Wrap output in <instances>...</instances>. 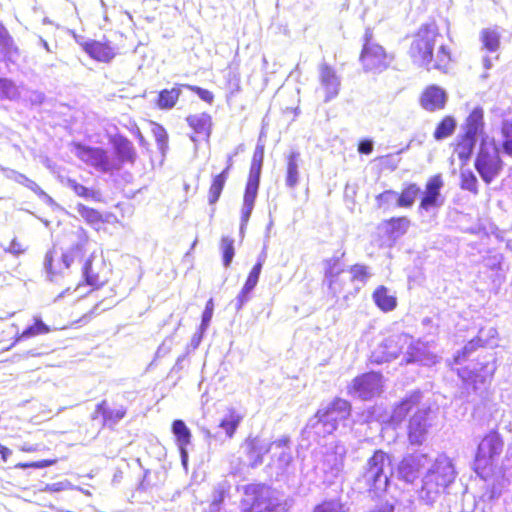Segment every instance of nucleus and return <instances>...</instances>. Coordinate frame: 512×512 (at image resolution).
<instances>
[{
  "label": "nucleus",
  "mask_w": 512,
  "mask_h": 512,
  "mask_svg": "<svg viewBox=\"0 0 512 512\" xmlns=\"http://www.w3.org/2000/svg\"><path fill=\"white\" fill-rule=\"evenodd\" d=\"M336 277H337V279H336L335 288L333 286H331L330 284H326L329 293L333 297H336L339 294L343 293L345 290V285H346V278L343 276V274H339Z\"/></svg>",
  "instance_id": "obj_60"
},
{
  "label": "nucleus",
  "mask_w": 512,
  "mask_h": 512,
  "mask_svg": "<svg viewBox=\"0 0 512 512\" xmlns=\"http://www.w3.org/2000/svg\"><path fill=\"white\" fill-rule=\"evenodd\" d=\"M446 98H420V105L423 109L434 112L445 107Z\"/></svg>",
  "instance_id": "obj_54"
},
{
  "label": "nucleus",
  "mask_w": 512,
  "mask_h": 512,
  "mask_svg": "<svg viewBox=\"0 0 512 512\" xmlns=\"http://www.w3.org/2000/svg\"><path fill=\"white\" fill-rule=\"evenodd\" d=\"M76 211L87 224L91 225L94 229L99 230L100 225L103 222L102 215L99 211L84 204H78L76 206Z\"/></svg>",
  "instance_id": "obj_40"
},
{
  "label": "nucleus",
  "mask_w": 512,
  "mask_h": 512,
  "mask_svg": "<svg viewBox=\"0 0 512 512\" xmlns=\"http://www.w3.org/2000/svg\"><path fill=\"white\" fill-rule=\"evenodd\" d=\"M286 178L285 184L288 188L294 189L300 181L299 167L302 163L301 154L298 150H291L285 155Z\"/></svg>",
  "instance_id": "obj_22"
},
{
  "label": "nucleus",
  "mask_w": 512,
  "mask_h": 512,
  "mask_svg": "<svg viewBox=\"0 0 512 512\" xmlns=\"http://www.w3.org/2000/svg\"><path fill=\"white\" fill-rule=\"evenodd\" d=\"M83 49L93 59L101 62H109L115 57L114 49L107 43L99 41H86L82 44Z\"/></svg>",
  "instance_id": "obj_27"
},
{
  "label": "nucleus",
  "mask_w": 512,
  "mask_h": 512,
  "mask_svg": "<svg viewBox=\"0 0 512 512\" xmlns=\"http://www.w3.org/2000/svg\"><path fill=\"white\" fill-rule=\"evenodd\" d=\"M50 331V328L41 320L39 317H34V324L28 326L21 334H18L12 343V345L7 348V350L11 349L15 346L16 343L36 337L38 335L47 334Z\"/></svg>",
  "instance_id": "obj_34"
},
{
  "label": "nucleus",
  "mask_w": 512,
  "mask_h": 512,
  "mask_svg": "<svg viewBox=\"0 0 512 512\" xmlns=\"http://www.w3.org/2000/svg\"><path fill=\"white\" fill-rule=\"evenodd\" d=\"M351 412V405L348 401L336 398L332 402L318 409L303 429V434L310 437H325L332 434L339 423L345 421Z\"/></svg>",
  "instance_id": "obj_3"
},
{
  "label": "nucleus",
  "mask_w": 512,
  "mask_h": 512,
  "mask_svg": "<svg viewBox=\"0 0 512 512\" xmlns=\"http://www.w3.org/2000/svg\"><path fill=\"white\" fill-rule=\"evenodd\" d=\"M213 310H214L213 300L210 299L206 303L205 309L202 314V320H201V324H200V328L202 329V331H206L207 328L209 327V324H210L212 316H213Z\"/></svg>",
  "instance_id": "obj_59"
},
{
  "label": "nucleus",
  "mask_w": 512,
  "mask_h": 512,
  "mask_svg": "<svg viewBox=\"0 0 512 512\" xmlns=\"http://www.w3.org/2000/svg\"><path fill=\"white\" fill-rule=\"evenodd\" d=\"M460 178H461V188L463 190H467L474 194H477L478 180H477L475 174L471 170H469V169L462 170L461 174H460Z\"/></svg>",
  "instance_id": "obj_49"
},
{
  "label": "nucleus",
  "mask_w": 512,
  "mask_h": 512,
  "mask_svg": "<svg viewBox=\"0 0 512 512\" xmlns=\"http://www.w3.org/2000/svg\"><path fill=\"white\" fill-rule=\"evenodd\" d=\"M482 346L480 344V342H477V338H473L472 340H470L462 349L461 352H458L457 355L455 356V362L457 364H460L463 360H465L466 358H468L470 356V354L477 348V347H480Z\"/></svg>",
  "instance_id": "obj_56"
},
{
  "label": "nucleus",
  "mask_w": 512,
  "mask_h": 512,
  "mask_svg": "<svg viewBox=\"0 0 512 512\" xmlns=\"http://www.w3.org/2000/svg\"><path fill=\"white\" fill-rule=\"evenodd\" d=\"M62 184L71 189L77 196L82 197L86 200L92 199L95 201H99L101 194L97 190L90 189L88 187L83 186L78 183L75 179L70 177L63 178L61 180Z\"/></svg>",
  "instance_id": "obj_35"
},
{
  "label": "nucleus",
  "mask_w": 512,
  "mask_h": 512,
  "mask_svg": "<svg viewBox=\"0 0 512 512\" xmlns=\"http://www.w3.org/2000/svg\"><path fill=\"white\" fill-rule=\"evenodd\" d=\"M502 133L504 136L503 149L504 152L512 156V121L506 119L502 124Z\"/></svg>",
  "instance_id": "obj_53"
},
{
  "label": "nucleus",
  "mask_w": 512,
  "mask_h": 512,
  "mask_svg": "<svg viewBox=\"0 0 512 512\" xmlns=\"http://www.w3.org/2000/svg\"><path fill=\"white\" fill-rule=\"evenodd\" d=\"M393 55L386 53L385 49L373 39V32L367 28L363 36V47L360 61L365 71L374 73L387 69L393 61Z\"/></svg>",
  "instance_id": "obj_8"
},
{
  "label": "nucleus",
  "mask_w": 512,
  "mask_h": 512,
  "mask_svg": "<svg viewBox=\"0 0 512 512\" xmlns=\"http://www.w3.org/2000/svg\"><path fill=\"white\" fill-rule=\"evenodd\" d=\"M241 422V416L237 414L235 411H230L229 414L223 418L220 422V427L225 430L226 435L231 438L237 427Z\"/></svg>",
  "instance_id": "obj_46"
},
{
  "label": "nucleus",
  "mask_w": 512,
  "mask_h": 512,
  "mask_svg": "<svg viewBox=\"0 0 512 512\" xmlns=\"http://www.w3.org/2000/svg\"><path fill=\"white\" fill-rule=\"evenodd\" d=\"M390 462L389 455L382 450L375 451L367 461L362 479L369 491H373L376 495L384 492L388 486L391 473Z\"/></svg>",
  "instance_id": "obj_6"
},
{
  "label": "nucleus",
  "mask_w": 512,
  "mask_h": 512,
  "mask_svg": "<svg viewBox=\"0 0 512 512\" xmlns=\"http://www.w3.org/2000/svg\"><path fill=\"white\" fill-rule=\"evenodd\" d=\"M258 188H259V185H257V184H249V183L246 184V189H245L244 199H243V207H242V211H241V227H240L241 232L243 231L244 226L249 221V218L253 211L254 203L256 200L257 193H258Z\"/></svg>",
  "instance_id": "obj_30"
},
{
  "label": "nucleus",
  "mask_w": 512,
  "mask_h": 512,
  "mask_svg": "<svg viewBox=\"0 0 512 512\" xmlns=\"http://www.w3.org/2000/svg\"><path fill=\"white\" fill-rule=\"evenodd\" d=\"M422 395L419 391H415L405 397L393 410L391 414V421L394 424L401 423L406 416L412 412L413 409L417 408L420 403Z\"/></svg>",
  "instance_id": "obj_23"
},
{
  "label": "nucleus",
  "mask_w": 512,
  "mask_h": 512,
  "mask_svg": "<svg viewBox=\"0 0 512 512\" xmlns=\"http://www.w3.org/2000/svg\"><path fill=\"white\" fill-rule=\"evenodd\" d=\"M221 250L223 255V265L225 267H229L235 254L234 240L228 236L222 237Z\"/></svg>",
  "instance_id": "obj_50"
},
{
  "label": "nucleus",
  "mask_w": 512,
  "mask_h": 512,
  "mask_svg": "<svg viewBox=\"0 0 512 512\" xmlns=\"http://www.w3.org/2000/svg\"><path fill=\"white\" fill-rule=\"evenodd\" d=\"M477 140L478 139L475 137H471L466 134L458 135L454 153L457 154L458 158L463 162V164L467 163L471 158Z\"/></svg>",
  "instance_id": "obj_32"
},
{
  "label": "nucleus",
  "mask_w": 512,
  "mask_h": 512,
  "mask_svg": "<svg viewBox=\"0 0 512 512\" xmlns=\"http://www.w3.org/2000/svg\"><path fill=\"white\" fill-rule=\"evenodd\" d=\"M116 155L115 158L120 161V168L124 162H133L135 159V150L133 144L123 136H117L113 140Z\"/></svg>",
  "instance_id": "obj_31"
},
{
  "label": "nucleus",
  "mask_w": 512,
  "mask_h": 512,
  "mask_svg": "<svg viewBox=\"0 0 512 512\" xmlns=\"http://www.w3.org/2000/svg\"><path fill=\"white\" fill-rule=\"evenodd\" d=\"M192 95L198 94V96H211L206 90H202L201 88L185 85V84H176L171 90L164 89L162 90L158 96H180V95Z\"/></svg>",
  "instance_id": "obj_38"
},
{
  "label": "nucleus",
  "mask_w": 512,
  "mask_h": 512,
  "mask_svg": "<svg viewBox=\"0 0 512 512\" xmlns=\"http://www.w3.org/2000/svg\"><path fill=\"white\" fill-rule=\"evenodd\" d=\"M497 331L493 327L481 328L476 336L477 342H480L482 346L492 345V340L496 337Z\"/></svg>",
  "instance_id": "obj_57"
},
{
  "label": "nucleus",
  "mask_w": 512,
  "mask_h": 512,
  "mask_svg": "<svg viewBox=\"0 0 512 512\" xmlns=\"http://www.w3.org/2000/svg\"><path fill=\"white\" fill-rule=\"evenodd\" d=\"M0 48L5 56H12L14 52H17L13 38L2 23H0Z\"/></svg>",
  "instance_id": "obj_45"
},
{
  "label": "nucleus",
  "mask_w": 512,
  "mask_h": 512,
  "mask_svg": "<svg viewBox=\"0 0 512 512\" xmlns=\"http://www.w3.org/2000/svg\"><path fill=\"white\" fill-rule=\"evenodd\" d=\"M373 300L382 311H392L396 305V297L388 293L385 286H379L373 293Z\"/></svg>",
  "instance_id": "obj_36"
},
{
  "label": "nucleus",
  "mask_w": 512,
  "mask_h": 512,
  "mask_svg": "<svg viewBox=\"0 0 512 512\" xmlns=\"http://www.w3.org/2000/svg\"><path fill=\"white\" fill-rule=\"evenodd\" d=\"M94 255L91 254L90 257L85 261L82 273L85 279V282L94 287H99L105 283V279L101 277L99 271L95 270L94 267Z\"/></svg>",
  "instance_id": "obj_37"
},
{
  "label": "nucleus",
  "mask_w": 512,
  "mask_h": 512,
  "mask_svg": "<svg viewBox=\"0 0 512 512\" xmlns=\"http://www.w3.org/2000/svg\"><path fill=\"white\" fill-rule=\"evenodd\" d=\"M350 281L353 283H360L362 286L365 285L370 278L371 274L368 271V267L362 264H355L350 267Z\"/></svg>",
  "instance_id": "obj_48"
},
{
  "label": "nucleus",
  "mask_w": 512,
  "mask_h": 512,
  "mask_svg": "<svg viewBox=\"0 0 512 512\" xmlns=\"http://www.w3.org/2000/svg\"><path fill=\"white\" fill-rule=\"evenodd\" d=\"M229 489L230 485L226 481H222L215 486L210 510H220V504L224 501Z\"/></svg>",
  "instance_id": "obj_47"
},
{
  "label": "nucleus",
  "mask_w": 512,
  "mask_h": 512,
  "mask_svg": "<svg viewBox=\"0 0 512 512\" xmlns=\"http://www.w3.org/2000/svg\"><path fill=\"white\" fill-rule=\"evenodd\" d=\"M403 354L406 364L419 363L431 366L437 363V356L430 353L424 343L415 341L406 333H399L385 338L372 352L371 361L377 364L389 362Z\"/></svg>",
  "instance_id": "obj_1"
},
{
  "label": "nucleus",
  "mask_w": 512,
  "mask_h": 512,
  "mask_svg": "<svg viewBox=\"0 0 512 512\" xmlns=\"http://www.w3.org/2000/svg\"><path fill=\"white\" fill-rule=\"evenodd\" d=\"M475 168L482 180L490 184L502 170V160L495 141L488 136L482 137Z\"/></svg>",
  "instance_id": "obj_7"
},
{
  "label": "nucleus",
  "mask_w": 512,
  "mask_h": 512,
  "mask_svg": "<svg viewBox=\"0 0 512 512\" xmlns=\"http://www.w3.org/2000/svg\"><path fill=\"white\" fill-rule=\"evenodd\" d=\"M464 134L469 135L471 137H475L478 139L479 137H486L484 135V120H483V110L479 107H476L472 110L469 116L466 119V122L463 126Z\"/></svg>",
  "instance_id": "obj_29"
},
{
  "label": "nucleus",
  "mask_w": 512,
  "mask_h": 512,
  "mask_svg": "<svg viewBox=\"0 0 512 512\" xmlns=\"http://www.w3.org/2000/svg\"><path fill=\"white\" fill-rule=\"evenodd\" d=\"M420 188L417 184L411 183L407 185L401 194L398 193L397 207L409 208L411 207L420 193Z\"/></svg>",
  "instance_id": "obj_41"
},
{
  "label": "nucleus",
  "mask_w": 512,
  "mask_h": 512,
  "mask_svg": "<svg viewBox=\"0 0 512 512\" xmlns=\"http://www.w3.org/2000/svg\"><path fill=\"white\" fill-rule=\"evenodd\" d=\"M442 186L443 181L440 175L433 176L428 180L419 205L420 210L430 211L432 208H437L442 205L440 199Z\"/></svg>",
  "instance_id": "obj_19"
},
{
  "label": "nucleus",
  "mask_w": 512,
  "mask_h": 512,
  "mask_svg": "<svg viewBox=\"0 0 512 512\" xmlns=\"http://www.w3.org/2000/svg\"><path fill=\"white\" fill-rule=\"evenodd\" d=\"M441 35L434 23L423 25L410 46V56L419 66L430 69L445 70L451 60L450 53L443 44L439 45L436 56L433 50Z\"/></svg>",
  "instance_id": "obj_2"
},
{
  "label": "nucleus",
  "mask_w": 512,
  "mask_h": 512,
  "mask_svg": "<svg viewBox=\"0 0 512 512\" xmlns=\"http://www.w3.org/2000/svg\"><path fill=\"white\" fill-rule=\"evenodd\" d=\"M241 510L242 512H284L285 504L270 487L250 484L244 487Z\"/></svg>",
  "instance_id": "obj_5"
},
{
  "label": "nucleus",
  "mask_w": 512,
  "mask_h": 512,
  "mask_svg": "<svg viewBox=\"0 0 512 512\" xmlns=\"http://www.w3.org/2000/svg\"><path fill=\"white\" fill-rule=\"evenodd\" d=\"M456 129V121L453 117H445L436 127L434 131V138L438 141L446 139L451 136Z\"/></svg>",
  "instance_id": "obj_42"
},
{
  "label": "nucleus",
  "mask_w": 512,
  "mask_h": 512,
  "mask_svg": "<svg viewBox=\"0 0 512 512\" xmlns=\"http://www.w3.org/2000/svg\"><path fill=\"white\" fill-rule=\"evenodd\" d=\"M345 453V448L337 445L334 451L324 455L323 471L331 478L337 477L343 470Z\"/></svg>",
  "instance_id": "obj_20"
},
{
  "label": "nucleus",
  "mask_w": 512,
  "mask_h": 512,
  "mask_svg": "<svg viewBox=\"0 0 512 512\" xmlns=\"http://www.w3.org/2000/svg\"><path fill=\"white\" fill-rule=\"evenodd\" d=\"M265 258L266 254L265 252H262L261 255H259L258 257L257 263L253 266L252 270L250 271L244 286L242 287L238 296L233 301L236 311H240L242 307L250 300V294L258 283L259 276L261 274V270L265 262Z\"/></svg>",
  "instance_id": "obj_18"
},
{
  "label": "nucleus",
  "mask_w": 512,
  "mask_h": 512,
  "mask_svg": "<svg viewBox=\"0 0 512 512\" xmlns=\"http://www.w3.org/2000/svg\"><path fill=\"white\" fill-rule=\"evenodd\" d=\"M262 165L256 163H251L249 177L247 183L249 184H257L260 183V175H261Z\"/></svg>",
  "instance_id": "obj_61"
},
{
  "label": "nucleus",
  "mask_w": 512,
  "mask_h": 512,
  "mask_svg": "<svg viewBox=\"0 0 512 512\" xmlns=\"http://www.w3.org/2000/svg\"><path fill=\"white\" fill-rule=\"evenodd\" d=\"M227 178H228V176L226 175V172H221L220 174L216 175L213 178L212 184L209 189V194H208L209 204L212 205L218 201Z\"/></svg>",
  "instance_id": "obj_43"
},
{
  "label": "nucleus",
  "mask_w": 512,
  "mask_h": 512,
  "mask_svg": "<svg viewBox=\"0 0 512 512\" xmlns=\"http://www.w3.org/2000/svg\"><path fill=\"white\" fill-rule=\"evenodd\" d=\"M6 252H9L13 255H19L25 252V249L22 247V245L17 241L16 238H14L9 247L4 249Z\"/></svg>",
  "instance_id": "obj_63"
},
{
  "label": "nucleus",
  "mask_w": 512,
  "mask_h": 512,
  "mask_svg": "<svg viewBox=\"0 0 512 512\" xmlns=\"http://www.w3.org/2000/svg\"><path fill=\"white\" fill-rule=\"evenodd\" d=\"M178 98H157V106L160 109H171L176 105Z\"/></svg>",
  "instance_id": "obj_64"
},
{
  "label": "nucleus",
  "mask_w": 512,
  "mask_h": 512,
  "mask_svg": "<svg viewBox=\"0 0 512 512\" xmlns=\"http://www.w3.org/2000/svg\"><path fill=\"white\" fill-rule=\"evenodd\" d=\"M83 258V245L77 243L72 246L68 251L62 254L61 262L54 265V251L49 250L44 258L43 267L47 274L49 281H54V278L61 274L62 268L68 269L75 260L81 261Z\"/></svg>",
  "instance_id": "obj_12"
},
{
  "label": "nucleus",
  "mask_w": 512,
  "mask_h": 512,
  "mask_svg": "<svg viewBox=\"0 0 512 512\" xmlns=\"http://www.w3.org/2000/svg\"><path fill=\"white\" fill-rule=\"evenodd\" d=\"M421 96H447L444 89H442L440 86L437 85H430L428 86Z\"/></svg>",
  "instance_id": "obj_62"
},
{
  "label": "nucleus",
  "mask_w": 512,
  "mask_h": 512,
  "mask_svg": "<svg viewBox=\"0 0 512 512\" xmlns=\"http://www.w3.org/2000/svg\"><path fill=\"white\" fill-rule=\"evenodd\" d=\"M153 134L157 141L158 149L164 155L166 149L168 148V135L165 129L160 125H155L153 128Z\"/></svg>",
  "instance_id": "obj_55"
},
{
  "label": "nucleus",
  "mask_w": 512,
  "mask_h": 512,
  "mask_svg": "<svg viewBox=\"0 0 512 512\" xmlns=\"http://www.w3.org/2000/svg\"><path fill=\"white\" fill-rule=\"evenodd\" d=\"M313 512H346L340 500H326L318 504Z\"/></svg>",
  "instance_id": "obj_52"
},
{
  "label": "nucleus",
  "mask_w": 512,
  "mask_h": 512,
  "mask_svg": "<svg viewBox=\"0 0 512 512\" xmlns=\"http://www.w3.org/2000/svg\"><path fill=\"white\" fill-rule=\"evenodd\" d=\"M319 78L326 96H337L340 88V79L335 70L327 64H321L319 67Z\"/></svg>",
  "instance_id": "obj_25"
},
{
  "label": "nucleus",
  "mask_w": 512,
  "mask_h": 512,
  "mask_svg": "<svg viewBox=\"0 0 512 512\" xmlns=\"http://www.w3.org/2000/svg\"><path fill=\"white\" fill-rule=\"evenodd\" d=\"M172 433L176 437V441L180 449L182 463L186 465L188 460L186 446L190 443L191 440L190 429L186 426L183 420L177 419L172 423Z\"/></svg>",
  "instance_id": "obj_28"
},
{
  "label": "nucleus",
  "mask_w": 512,
  "mask_h": 512,
  "mask_svg": "<svg viewBox=\"0 0 512 512\" xmlns=\"http://www.w3.org/2000/svg\"><path fill=\"white\" fill-rule=\"evenodd\" d=\"M382 387V375L369 372L356 377L349 387V393L362 400H369L379 394Z\"/></svg>",
  "instance_id": "obj_14"
},
{
  "label": "nucleus",
  "mask_w": 512,
  "mask_h": 512,
  "mask_svg": "<svg viewBox=\"0 0 512 512\" xmlns=\"http://www.w3.org/2000/svg\"><path fill=\"white\" fill-rule=\"evenodd\" d=\"M390 233L399 237L404 235L410 227V220L407 217H393L387 221Z\"/></svg>",
  "instance_id": "obj_44"
},
{
  "label": "nucleus",
  "mask_w": 512,
  "mask_h": 512,
  "mask_svg": "<svg viewBox=\"0 0 512 512\" xmlns=\"http://www.w3.org/2000/svg\"><path fill=\"white\" fill-rule=\"evenodd\" d=\"M17 92L15 83L4 77H0V96H14Z\"/></svg>",
  "instance_id": "obj_58"
},
{
  "label": "nucleus",
  "mask_w": 512,
  "mask_h": 512,
  "mask_svg": "<svg viewBox=\"0 0 512 512\" xmlns=\"http://www.w3.org/2000/svg\"><path fill=\"white\" fill-rule=\"evenodd\" d=\"M398 192L394 190H386L376 196V203L378 208H389L395 204L397 206Z\"/></svg>",
  "instance_id": "obj_51"
},
{
  "label": "nucleus",
  "mask_w": 512,
  "mask_h": 512,
  "mask_svg": "<svg viewBox=\"0 0 512 512\" xmlns=\"http://www.w3.org/2000/svg\"><path fill=\"white\" fill-rule=\"evenodd\" d=\"M189 126L196 134L208 138L211 133V117L206 113L190 115L187 117Z\"/></svg>",
  "instance_id": "obj_33"
},
{
  "label": "nucleus",
  "mask_w": 512,
  "mask_h": 512,
  "mask_svg": "<svg viewBox=\"0 0 512 512\" xmlns=\"http://www.w3.org/2000/svg\"><path fill=\"white\" fill-rule=\"evenodd\" d=\"M429 408H417L410 417L407 427L408 440L411 445H422L432 426Z\"/></svg>",
  "instance_id": "obj_11"
},
{
  "label": "nucleus",
  "mask_w": 512,
  "mask_h": 512,
  "mask_svg": "<svg viewBox=\"0 0 512 512\" xmlns=\"http://www.w3.org/2000/svg\"><path fill=\"white\" fill-rule=\"evenodd\" d=\"M422 395L419 391H415L405 397L393 410L391 414V421L394 424L401 423L406 416L412 412L413 409L417 408L420 403Z\"/></svg>",
  "instance_id": "obj_24"
},
{
  "label": "nucleus",
  "mask_w": 512,
  "mask_h": 512,
  "mask_svg": "<svg viewBox=\"0 0 512 512\" xmlns=\"http://www.w3.org/2000/svg\"><path fill=\"white\" fill-rule=\"evenodd\" d=\"M430 463V458L424 453H413L402 459L398 466L399 477L405 482L412 483L420 470Z\"/></svg>",
  "instance_id": "obj_16"
},
{
  "label": "nucleus",
  "mask_w": 512,
  "mask_h": 512,
  "mask_svg": "<svg viewBox=\"0 0 512 512\" xmlns=\"http://www.w3.org/2000/svg\"><path fill=\"white\" fill-rule=\"evenodd\" d=\"M273 451L271 464L272 468L276 470V476L281 477L288 473V469L292 462V454L290 447V438L282 436L281 438L272 442Z\"/></svg>",
  "instance_id": "obj_15"
},
{
  "label": "nucleus",
  "mask_w": 512,
  "mask_h": 512,
  "mask_svg": "<svg viewBox=\"0 0 512 512\" xmlns=\"http://www.w3.org/2000/svg\"><path fill=\"white\" fill-rule=\"evenodd\" d=\"M344 256V251H337L332 257L323 260L324 284H330L335 288L336 276L343 274L345 271L344 264L341 262Z\"/></svg>",
  "instance_id": "obj_21"
},
{
  "label": "nucleus",
  "mask_w": 512,
  "mask_h": 512,
  "mask_svg": "<svg viewBox=\"0 0 512 512\" xmlns=\"http://www.w3.org/2000/svg\"><path fill=\"white\" fill-rule=\"evenodd\" d=\"M482 48L491 53L498 51L500 47V33L496 29L486 28L480 33Z\"/></svg>",
  "instance_id": "obj_39"
},
{
  "label": "nucleus",
  "mask_w": 512,
  "mask_h": 512,
  "mask_svg": "<svg viewBox=\"0 0 512 512\" xmlns=\"http://www.w3.org/2000/svg\"><path fill=\"white\" fill-rule=\"evenodd\" d=\"M456 476L451 460L440 455L428 469L422 480L419 498L426 504H433L440 494L454 481Z\"/></svg>",
  "instance_id": "obj_4"
},
{
  "label": "nucleus",
  "mask_w": 512,
  "mask_h": 512,
  "mask_svg": "<svg viewBox=\"0 0 512 512\" xmlns=\"http://www.w3.org/2000/svg\"><path fill=\"white\" fill-rule=\"evenodd\" d=\"M75 155L87 165L94 167L102 173L120 169V161L115 156L100 147L75 145Z\"/></svg>",
  "instance_id": "obj_9"
},
{
  "label": "nucleus",
  "mask_w": 512,
  "mask_h": 512,
  "mask_svg": "<svg viewBox=\"0 0 512 512\" xmlns=\"http://www.w3.org/2000/svg\"><path fill=\"white\" fill-rule=\"evenodd\" d=\"M95 413H100L103 418V426L110 429L114 428L126 415V408L120 406L116 409H111L106 400H102L96 405Z\"/></svg>",
  "instance_id": "obj_26"
},
{
  "label": "nucleus",
  "mask_w": 512,
  "mask_h": 512,
  "mask_svg": "<svg viewBox=\"0 0 512 512\" xmlns=\"http://www.w3.org/2000/svg\"><path fill=\"white\" fill-rule=\"evenodd\" d=\"M272 442L260 437L249 436L242 443L240 450L245 456V464L255 468L263 464L264 456L271 450Z\"/></svg>",
  "instance_id": "obj_13"
},
{
  "label": "nucleus",
  "mask_w": 512,
  "mask_h": 512,
  "mask_svg": "<svg viewBox=\"0 0 512 512\" xmlns=\"http://www.w3.org/2000/svg\"><path fill=\"white\" fill-rule=\"evenodd\" d=\"M503 450V440L500 435L491 431L479 443L475 456V470L479 474V470L485 469L491 461L499 456Z\"/></svg>",
  "instance_id": "obj_10"
},
{
  "label": "nucleus",
  "mask_w": 512,
  "mask_h": 512,
  "mask_svg": "<svg viewBox=\"0 0 512 512\" xmlns=\"http://www.w3.org/2000/svg\"><path fill=\"white\" fill-rule=\"evenodd\" d=\"M496 371V362L492 354L484 357L481 362L474 363L472 367H465L458 371V375L465 381L473 380L485 382L490 379Z\"/></svg>",
  "instance_id": "obj_17"
}]
</instances>
